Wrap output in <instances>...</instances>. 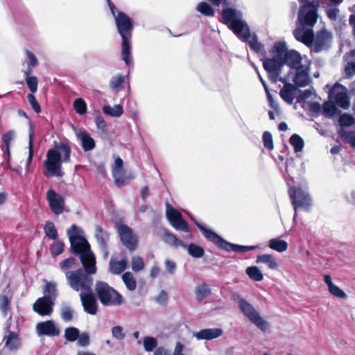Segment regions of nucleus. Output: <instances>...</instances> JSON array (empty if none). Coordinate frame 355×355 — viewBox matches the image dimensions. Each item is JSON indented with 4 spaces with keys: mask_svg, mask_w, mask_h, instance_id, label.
<instances>
[{
    "mask_svg": "<svg viewBox=\"0 0 355 355\" xmlns=\"http://www.w3.org/2000/svg\"><path fill=\"white\" fill-rule=\"evenodd\" d=\"M67 233L70 242L71 252L79 254L85 269V271L78 269L73 270V272H67V280L69 286L73 290L80 292V295L92 290L93 279L91 275L96 272V258L81 228L72 225Z\"/></svg>",
    "mask_w": 355,
    "mask_h": 355,
    "instance_id": "f257e3e1",
    "label": "nucleus"
},
{
    "mask_svg": "<svg viewBox=\"0 0 355 355\" xmlns=\"http://www.w3.org/2000/svg\"><path fill=\"white\" fill-rule=\"evenodd\" d=\"M312 27L300 23L294 31L296 40L308 46H311L315 52L327 48L332 39L331 33L324 29L318 33L314 37Z\"/></svg>",
    "mask_w": 355,
    "mask_h": 355,
    "instance_id": "f03ea898",
    "label": "nucleus"
},
{
    "mask_svg": "<svg viewBox=\"0 0 355 355\" xmlns=\"http://www.w3.org/2000/svg\"><path fill=\"white\" fill-rule=\"evenodd\" d=\"M71 148L66 143H55L54 148L48 150L44 166L51 176L62 177V162L70 159Z\"/></svg>",
    "mask_w": 355,
    "mask_h": 355,
    "instance_id": "7ed1b4c3",
    "label": "nucleus"
},
{
    "mask_svg": "<svg viewBox=\"0 0 355 355\" xmlns=\"http://www.w3.org/2000/svg\"><path fill=\"white\" fill-rule=\"evenodd\" d=\"M223 21L240 38L245 40L250 37L247 24L243 20L241 11L228 8L221 12Z\"/></svg>",
    "mask_w": 355,
    "mask_h": 355,
    "instance_id": "20e7f679",
    "label": "nucleus"
},
{
    "mask_svg": "<svg viewBox=\"0 0 355 355\" xmlns=\"http://www.w3.org/2000/svg\"><path fill=\"white\" fill-rule=\"evenodd\" d=\"M44 296L39 298L33 304V310L40 315H50L54 301L58 295L56 284L46 282L44 289Z\"/></svg>",
    "mask_w": 355,
    "mask_h": 355,
    "instance_id": "39448f33",
    "label": "nucleus"
},
{
    "mask_svg": "<svg viewBox=\"0 0 355 355\" xmlns=\"http://www.w3.org/2000/svg\"><path fill=\"white\" fill-rule=\"evenodd\" d=\"M196 225L202 232L203 235L210 241L214 243L218 247L220 248L224 249L227 251H234V252H245L249 250H254L257 248L256 246L250 245H234L230 243L225 241L223 238H221L219 235H218L216 232H214L212 230L207 228L205 225L195 222Z\"/></svg>",
    "mask_w": 355,
    "mask_h": 355,
    "instance_id": "423d86ee",
    "label": "nucleus"
},
{
    "mask_svg": "<svg viewBox=\"0 0 355 355\" xmlns=\"http://www.w3.org/2000/svg\"><path fill=\"white\" fill-rule=\"evenodd\" d=\"M95 292L101 303L105 306H119L123 303L121 294L105 282H96Z\"/></svg>",
    "mask_w": 355,
    "mask_h": 355,
    "instance_id": "0eeeda50",
    "label": "nucleus"
},
{
    "mask_svg": "<svg viewBox=\"0 0 355 355\" xmlns=\"http://www.w3.org/2000/svg\"><path fill=\"white\" fill-rule=\"evenodd\" d=\"M238 303L243 313L259 330L266 332L270 329V323L260 315L259 313L250 303L243 299H240Z\"/></svg>",
    "mask_w": 355,
    "mask_h": 355,
    "instance_id": "6e6552de",
    "label": "nucleus"
},
{
    "mask_svg": "<svg viewBox=\"0 0 355 355\" xmlns=\"http://www.w3.org/2000/svg\"><path fill=\"white\" fill-rule=\"evenodd\" d=\"M302 3L299 13L298 21L302 24L313 26L318 19V3L310 0H299Z\"/></svg>",
    "mask_w": 355,
    "mask_h": 355,
    "instance_id": "1a4fd4ad",
    "label": "nucleus"
},
{
    "mask_svg": "<svg viewBox=\"0 0 355 355\" xmlns=\"http://www.w3.org/2000/svg\"><path fill=\"white\" fill-rule=\"evenodd\" d=\"M263 66L265 70L268 72V78L273 83L281 81L286 83L289 80V77H282V70L284 63L282 60L278 58H266L263 60Z\"/></svg>",
    "mask_w": 355,
    "mask_h": 355,
    "instance_id": "9d476101",
    "label": "nucleus"
},
{
    "mask_svg": "<svg viewBox=\"0 0 355 355\" xmlns=\"http://www.w3.org/2000/svg\"><path fill=\"white\" fill-rule=\"evenodd\" d=\"M294 210L302 209L308 211L312 206V199L310 194L301 187H292L288 190Z\"/></svg>",
    "mask_w": 355,
    "mask_h": 355,
    "instance_id": "9b49d317",
    "label": "nucleus"
},
{
    "mask_svg": "<svg viewBox=\"0 0 355 355\" xmlns=\"http://www.w3.org/2000/svg\"><path fill=\"white\" fill-rule=\"evenodd\" d=\"M112 13L115 19L118 32L121 37H131L133 24L130 18L124 12L119 11L116 14L114 10V6L109 3Z\"/></svg>",
    "mask_w": 355,
    "mask_h": 355,
    "instance_id": "f8f14e48",
    "label": "nucleus"
},
{
    "mask_svg": "<svg viewBox=\"0 0 355 355\" xmlns=\"http://www.w3.org/2000/svg\"><path fill=\"white\" fill-rule=\"evenodd\" d=\"M347 92L345 87L336 83L331 89L329 97L338 106L343 109H347L349 107V100Z\"/></svg>",
    "mask_w": 355,
    "mask_h": 355,
    "instance_id": "ddd939ff",
    "label": "nucleus"
},
{
    "mask_svg": "<svg viewBox=\"0 0 355 355\" xmlns=\"http://www.w3.org/2000/svg\"><path fill=\"white\" fill-rule=\"evenodd\" d=\"M117 230L122 243L130 250H134L137 247V236L132 230L123 223H117Z\"/></svg>",
    "mask_w": 355,
    "mask_h": 355,
    "instance_id": "4468645a",
    "label": "nucleus"
},
{
    "mask_svg": "<svg viewBox=\"0 0 355 355\" xmlns=\"http://www.w3.org/2000/svg\"><path fill=\"white\" fill-rule=\"evenodd\" d=\"M166 215L171 225L175 229L186 232H189V226L183 219L181 213L169 204H166Z\"/></svg>",
    "mask_w": 355,
    "mask_h": 355,
    "instance_id": "2eb2a0df",
    "label": "nucleus"
},
{
    "mask_svg": "<svg viewBox=\"0 0 355 355\" xmlns=\"http://www.w3.org/2000/svg\"><path fill=\"white\" fill-rule=\"evenodd\" d=\"M46 198L51 211L55 214H60L63 211L64 206V198L53 190L50 189L47 191Z\"/></svg>",
    "mask_w": 355,
    "mask_h": 355,
    "instance_id": "dca6fc26",
    "label": "nucleus"
},
{
    "mask_svg": "<svg viewBox=\"0 0 355 355\" xmlns=\"http://www.w3.org/2000/svg\"><path fill=\"white\" fill-rule=\"evenodd\" d=\"M80 297L85 311L91 315L96 314L98 304L92 290L88 293L81 294Z\"/></svg>",
    "mask_w": 355,
    "mask_h": 355,
    "instance_id": "f3484780",
    "label": "nucleus"
},
{
    "mask_svg": "<svg viewBox=\"0 0 355 355\" xmlns=\"http://www.w3.org/2000/svg\"><path fill=\"white\" fill-rule=\"evenodd\" d=\"M76 137L80 141L81 146L85 151H89L94 148L95 141L90 135L83 129L77 128L73 126Z\"/></svg>",
    "mask_w": 355,
    "mask_h": 355,
    "instance_id": "a211bd4d",
    "label": "nucleus"
},
{
    "mask_svg": "<svg viewBox=\"0 0 355 355\" xmlns=\"http://www.w3.org/2000/svg\"><path fill=\"white\" fill-rule=\"evenodd\" d=\"M38 336H55L60 334L59 329L52 320L39 322L36 326Z\"/></svg>",
    "mask_w": 355,
    "mask_h": 355,
    "instance_id": "6ab92c4d",
    "label": "nucleus"
},
{
    "mask_svg": "<svg viewBox=\"0 0 355 355\" xmlns=\"http://www.w3.org/2000/svg\"><path fill=\"white\" fill-rule=\"evenodd\" d=\"M95 236L98 244L103 254V258L107 259L109 255L107 243L109 241V234L104 231L101 227H96Z\"/></svg>",
    "mask_w": 355,
    "mask_h": 355,
    "instance_id": "aec40b11",
    "label": "nucleus"
},
{
    "mask_svg": "<svg viewBox=\"0 0 355 355\" xmlns=\"http://www.w3.org/2000/svg\"><path fill=\"white\" fill-rule=\"evenodd\" d=\"M309 68L306 65H301L297 69L295 76L293 79L295 85L299 87H305L310 83L311 78L309 75Z\"/></svg>",
    "mask_w": 355,
    "mask_h": 355,
    "instance_id": "412c9836",
    "label": "nucleus"
},
{
    "mask_svg": "<svg viewBox=\"0 0 355 355\" xmlns=\"http://www.w3.org/2000/svg\"><path fill=\"white\" fill-rule=\"evenodd\" d=\"M302 60L300 54L294 50H289L284 54V58L282 60L284 65L287 64L291 69H297L300 67Z\"/></svg>",
    "mask_w": 355,
    "mask_h": 355,
    "instance_id": "4be33fe9",
    "label": "nucleus"
},
{
    "mask_svg": "<svg viewBox=\"0 0 355 355\" xmlns=\"http://www.w3.org/2000/svg\"><path fill=\"white\" fill-rule=\"evenodd\" d=\"M223 330L220 328L205 329L193 333V336L198 340H212L220 337Z\"/></svg>",
    "mask_w": 355,
    "mask_h": 355,
    "instance_id": "5701e85b",
    "label": "nucleus"
},
{
    "mask_svg": "<svg viewBox=\"0 0 355 355\" xmlns=\"http://www.w3.org/2000/svg\"><path fill=\"white\" fill-rule=\"evenodd\" d=\"M284 83V86L280 90L279 95L287 103L292 104L295 98L297 88L295 85L288 83V81Z\"/></svg>",
    "mask_w": 355,
    "mask_h": 355,
    "instance_id": "b1692460",
    "label": "nucleus"
},
{
    "mask_svg": "<svg viewBox=\"0 0 355 355\" xmlns=\"http://www.w3.org/2000/svg\"><path fill=\"white\" fill-rule=\"evenodd\" d=\"M123 160L118 157L116 159L114 166L112 170V174L115 180V182L118 186H121L125 183V179L123 178L124 171L123 168Z\"/></svg>",
    "mask_w": 355,
    "mask_h": 355,
    "instance_id": "393cba45",
    "label": "nucleus"
},
{
    "mask_svg": "<svg viewBox=\"0 0 355 355\" xmlns=\"http://www.w3.org/2000/svg\"><path fill=\"white\" fill-rule=\"evenodd\" d=\"M324 282L328 287L329 292L332 295L341 299L347 298L346 293L332 282L331 277L329 275H325L324 276Z\"/></svg>",
    "mask_w": 355,
    "mask_h": 355,
    "instance_id": "a878e982",
    "label": "nucleus"
},
{
    "mask_svg": "<svg viewBox=\"0 0 355 355\" xmlns=\"http://www.w3.org/2000/svg\"><path fill=\"white\" fill-rule=\"evenodd\" d=\"M122 38V51L121 55L122 59L128 65L131 62L132 55H131V42L130 38L131 37H125Z\"/></svg>",
    "mask_w": 355,
    "mask_h": 355,
    "instance_id": "bb28decb",
    "label": "nucleus"
},
{
    "mask_svg": "<svg viewBox=\"0 0 355 355\" xmlns=\"http://www.w3.org/2000/svg\"><path fill=\"white\" fill-rule=\"evenodd\" d=\"M128 266V262L125 259L121 261H116V259L111 258L110 261V270L112 273L115 275H119L124 271Z\"/></svg>",
    "mask_w": 355,
    "mask_h": 355,
    "instance_id": "cd10ccee",
    "label": "nucleus"
},
{
    "mask_svg": "<svg viewBox=\"0 0 355 355\" xmlns=\"http://www.w3.org/2000/svg\"><path fill=\"white\" fill-rule=\"evenodd\" d=\"M5 346L9 350H15L19 347V339L17 334L10 332L4 337Z\"/></svg>",
    "mask_w": 355,
    "mask_h": 355,
    "instance_id": "c85d7f7f",
    "label": "nucleus"
},
{
    "mask_svg": "<svg viewBox=\"0 0 355 355\" xmlns=\"http://www.w3.org/2000/svg\"><path fill=\"white\" fill-rule=\"evenodd\" d=\"M12 295L10 293V291H5L3 294L0 295V310L2 311L3 315H6L8 311L10 309V300Z\"/></svg>",
    "mask_w": 355,
    "mask_h": 355,
    "instance_id": "c756f323",
    "label": "nucleus"
},
{
    "mask_svg": "<svg viewBox=\"0 0 355 355\" xmlns=\"http://www.w3.org/2000/svg\"><path fill=\"white\" fill-rule=\"evenodd\" d=\"M338 133L343 141L349 144L353 148H355L354 131H347L345 128H340L338 130Z\"/></svg>",
    "mask_w": 355,
    "mask_h": 355,
    "instance_id": "7c9ffc66",
    "label": "nucleus"
},
{
    "mask_svg": "<svg viewBox=\"0 0 355 355\" xmlns=\"http://www.w3.org/2000/svg\"><path fill=\"white\" fill-rule=\"evenodd\" d=\"M257 262L266 263L270 269L272 270H276L278 268V263H277L275 257L271 254H264L259 255L257 259Z\"/></svg>",
    "mask_w": 355,
    "mask_h": 355,
    "instance_id": "2f4dec72",
    "label": "nucleus"
},
{
    "mask_svg": "<svg viewBox=\"0 0 355 355\" xmlns=\"http://www.w3.org/2000/svg\"><path fill=\"white\" fill-rule=\"evenodd\" d=\"M349 61L345 66V72L347 77L355 75V51H351L348 55Z\"/></svg>",
    "mask_w": 355,
    "mask_h": 355,
    "instance_id": "473e14b6",
    "label": "nucleus"
},
{
    "mask_svg": "<svg viewBox=\"0 0 355 355\" xmlns=\"http://www.w3.org/2000/svg\"><path fill=\"white\" fill-rule=\"evenodd\" d=\"M196 9L198 12L207 17H214L215 15V10L211 5L205 1L200 2L196 6Z\"/></svg>",
    "mask_w": 355,
    "mask_h": 355,
    "instance_id": "72a5a7b5",
    "label": "nucleus"
},
{
    "mask_svg": "<svg viewBox=\"0 0 355 355\" xmlns=\"http://www.w3.org/2000/svg\"><path fill=\"white\" fill-rule=\"evenodd\" d=\"M195 293L197 300L200 302L211 294V290L207 284H203L196 286Z\"/></svg>",
    "mask_w": 355,
    "mask_h": 355,
    "instance_id": "f704fd0d",
    "label": "nucleus"
},
{
    "mask_svg": "<svg viewBox=\"0 0 355 355\" xmlns=\"http://www.w3.org/2000/svg\"><path fill=\"white\" fill-rule=\"evenodd\" d=\"M268 246L279 252H285L288 248V244L285 241L277 239H271Z\"/></svg>",
    "mask_w": 355,
    "mask_h": 355,
    "instance_id": "c9c22d12",
    "label": "nucleus"
},
{
    "mask_svg": "<svg viewBox=\"0 0 355 355\" xmlns=\"http://www.w3.org/2000/svg\"><path fill=\"white\" fill-rule=\"evenodd\" d=\"M76 263V259L73 257H69L60 263V268L64 272L66 277L67 272H73L71 270L75 268Z\"/></svg>",
    "mask_w": 355,
    "mask_h": 355,
    "instance_id": "e433bc0d",
    "label": "nucleus"
},
{
    "mask_svg": "<svg viewBox=\"0 0 355 355\" xmlns=\"http://www.w3.org/2000/svg\"><path fill=\"white\" fill-rule=\"evenodd\" d=\"M338 123L340 128L352 127L355 125V118L349 114L344 113L339 117Z\"/></svg>",
    "mask_w": 355,
    "mask_h": 355,
    "instance_id": "4c0bfd02",
    "label": "nucleus"
},
{
    "mask_svg": "<svg viewBox=\"0 0 355 355\" xmlns=\"http://www.w3.org/2000/svg\"><path fill=\"white\" fill-rule=\"evenodd\" d=\"M24 74L26 76V84L32 93H35L37 89V80L35 76H29L31 73V67L28 68L27 70L24 71Z\"/></svg>",
    "mask_w": 355,
    "mask_h": 355,
    "instance_id": "58836bf2",
    "label": "nucleus"
},
{
    "mask_svg": "<svg viewBox=\"0 0 355 355\" xmlns=\"http://www.w3.org/2000/svg\"><path fill=\"white\" fill-rule=\"evenodd\" d=\"M105 114L113 117H119L123 114V107L120 105H115L114 107L105 105L103 107Z\"/></svg>",
    "mask_w": 355,
    "mask_h": 355,
    "instance_id": "ea45409f",
    "label": "nucleus"
},
{
    "mask_svg": "<svg viewBox=\"0 0 355 355\" xmlns=\"http://www.w3.org/2000/svg\"><path fill=\"white\" fill-rule=\"evenodd\" d=\"M246 273L252 279L257 282H260L263 278L262 272L257 266L248 267Z\"/></svg>",
    "mask_w": 355,
    "mask_h": 355,
    "instance_id": "a19ab883",
    "label": "nucleus"
},
{
    "mask_svg": "<svg viewBox=\"0 0 355 355\" xmlns=\"http://www.w3.org/2000/svg\"><path fill=\"white\" fill-rule=\"evenodd\" d=\"M290 143L295 153L301 152L304 148V141L298 135L294 134L290 138Z\"/></svg>",
    "mask_w": 355,
    "mask_h": 355,
    "instance_id": "79ce46f5",
    "label": "nucleus"
},
{
    "mask_svg": "<svg viewBox=\"0 0 355 355\" xmlns=\"http://www.w3.org/2000/svg\"><path fill=\"white\" fill-rule=\"evenodd\" d=\"M273 53H275V58H278L279 59L283 60L284 58V54L288 50L286 49V44L284 42H277L273 46Z\"/></svg>",
    "mask_w": 355,
    "mask_h": 355,
    "instance_id": "37998d69",
    "label": "nucleus"
},
{
    "mask_svg": "<svg viewBox=\"0 0 355 355\" xmlns=\"http://www.w3.org/2000/svg\"><path fill=\"white\" fill-rule=\"evenodd\" d=\"M122 279L128 290L134 291L136 288L137 283L131 272H125L122 276Z\"/></svg>",
    "mask_w": 355,
    "mask_h": 355,
    "instance_id": "c03bdc74",
    "label": "nucleus"
},
{
    "mask_svg": "<svg viewBox=\"0 0 355 355\" xmlns=\"http://www.w3.org/2000/svg\"><path fill=\"white\" fill-rule=\"evenodd\" d=\"M163 239L166 243L173 245L175 247L182 246L186 248V245L184 243V242L176 238L173 234L168 232H166L164 234Z\"/></svg>",
    "mask_w": 355,
    "mask_h": 355,
    "instance_id": "a18cd8bd",
    "label": "nucleus"
},
{
    "mask_svg": "<svg viewBox=\"0 0 355 355\" xmlns=\"http://www.w3.org/2000/svg\"><path fill=\"white\" fill-rule=\"evenodd\" d=\"M15 137V132L14 130H10L2 135L1 139L5 144L6 150L8 156H10V146Z\"/></svg>",
    "mask_w": 355,
    "mask_h": 355,
    "instance_id": "49530a36",
    "label": "nucleus"
},
{
    "mask_svg": "<svg viewBox=\"0 0 355 355\" xmlns=\"http://www.w3.org/2000/svg\"><path fill=\"white\" fill-rule=\"evenodd\" d=\"M144 347L146 352H152L157 345V340L154 337L146 336L143 340Z\"/></svg>",
    "mask_w": 355,
    "mask_h": 355,
    "instance_id": "de8ad7c7",
    "label": "nucleus"
},
{
    "mask_svg": "<svg viewBox=\"0 0 355 355\" xmlns=\"http://www.w3.org/2000/svg\"><path fill=\"white\" fill-rule=\"evenodd\" d=\"M189 254L196 258H200L204 254V250L195 244H190L187 247Z\"/></svg>",
    "mask_w": 355,
    "mask_h": 355,
    "instance_id": "09e8293b",
    "label": "nucleus"
},
{
    "mask_svg": "<svg viewBox=\"0 0 355 355\" xmlns=\"http://www.w3.org/2000/svg\"><path fill=\"white\" fill-rule=\"evenodd\" d=\"M33 137L34 132L31 127L28 134V157L26 161V166H28L32 162L33 156Z\"/></svg>",
    "mask_w": 355,
    "mask_h": 355,
    "instance_id": "8fccbe9b",
    "label": "nucleus"
},
{
    "mask_svg": "<svg viewBox=\"0 0 355 355\" xmlns=\"http://www.w3.org/2000/svg\"><path fill=\"white\" fill-rule=\"evenodd\" d=\"M132 269L135 272H139L144 268L143 259L138 256H134L131 259Z\"/></svg>",
    "mask_w": 355,
    "mask_h": 355,
    "instance_id": "3c124183",
    "label": "nucleus"
},
{
    "mask_svg": "<svg viewBox=\"0 0 355 355\" xmlns=\"http://www.w3.org/2000/svg\"><path fill=\"white\" fill-rule=\"evenodd\" d=\"M333 103L326 102L323 105V112L327 117H332L336 114L337 108Z\"/></svg>",
    "mask_w": 355,
    "mask_h": 355,
    "instance_id": "603ef678",
    "label": "nucleus"
},
{
    "mask_svg": "<svg viewBox=\"0 0 355 355\" xmlns=\"http://www.w3.org/2000/svg\"><path fill=\"white\" fill-rule=\"evenodd\" d=\"M44 232L47 236L50 239L55 240L58 236L57 230H55L54 224L49 221L46 223L44 227Z\"/></svg>",
    "mask_w": 355,
    "mask_h": 355,
    "instance_id": "864d4df0",
    "label": "nucleus"
},
{
    "mask_svg": "<svg viewBox=\"0 0 355 355\" xmlns=\"http://www.w3.org/2000/svg\"><path fill=\"white\" fill-rule=\"evenodd\" d=\"M79 336V331L75 327H69L65 329V338L71 342L75 341Z\"/></svg>",
    "mask_w": 355,
    "mask_h": 355,
    "instance_id": "5fc2aeb1",
    "label": "nucleus"
},
{
    "mask_svg": "<svg viewBox=\"0 0 355 355\" xmlns=\"http://www.w3.org/2000/svg\"><path fill=\"white\" fill-rule=\"evenodd\" d=\"M125 77L122 75H117L111 78L110 81V87L112 89L119 88L124 83Z\"/></svg>",
    "mask_w": 355,
    "mask_h": 355,
    "instance_id": "6e6d98bb",
    "label": "nucleus"
},
{
    "mask_svg": "<svg viewBox=\"0 0 355 355\" xmlns=\"http://www.w3.org/2000/svg\"><path fill=\"white\" fill-rule=\"evenodd\" d=\"M73 107L76 112L80 115H83L86 112L87 105L82 98L76 99L73 103Z\"/></svg>",
    "mask_w": 355,
    "mask_h": 355,
    "instance_id": "4d7b16f0",
    "label": "nucleus"
},
{
    "mask_svg": "<svg viewBox=\"0 0 355 355\" xmlns=\"http://www.w3.org/2000/svg\"><path fill=\"white\" fill-rule=\"evenodd\" d=\"M50 249L52 254L57 256L63 252L64 243L60 241H56L51 245Z\"/></svg>",
    "mask_w": 355,
    "mask_h": 355,
    "instance_id": "13d9d810",
    "label": "nucleus"
},
{
    "mask_svg": "<svg viewBox=\"0 0 355 355\" xmlns=\"http://www.w3.org/2000/svg\"><path fill=\"white\" fill-rule=\"evenodd\" d=\"M263 142L264 146L268 150H272L274 148L272 135L269 132H264L263 134Z\"/></svg>",
    "mask_w": 355,
    "mask_h": 355,
    "instance_id": "bf43d9fd",
    "label": "nucleus"
},
{
    "mask_svg": "<svg viewBox=\"0 0 355 355\" xmlns=\"http://www.w3.org/2000/svg\"><path fill=\"white\" fill-rule=\"evenodd\" d=\"M27 99L28 101V103L31 105L33 110L36 113H40L41 112V107L39 103H37L35 97L32 94H29L27 96Z\"/></svg>",
    "mask_w": 355,
    "mask_h": 355,
    "instance_id": "052dcab7",
    "label": "nucleus"
},
{
    "mask_svg": "<svg viewBox=\"0 0 355 355\" xmlns=\"http://www.w3.org/2000/svg\"><path fill=\"white\" fill-rule=\"evenodd\" d=\"M62 318L65 321H69L72 319L73 311L69 306H64L62 309L61 312Z\"/></svg>",
    "mask_w": 355,
    "mask_h": 355,
    "instance_id": "680f3d73",
    "label": "nucleus"
},
{
    "mask_svg": "<svg viewBox=\"0 0 355 355\" xmlns=\"http://www.w3.org/2000/svg\"><path fill=\"white\" fill-rule=\"evenodd\" d=\"M78 344L80 346L85 347L89 344V336L87 333H83L78 337Z\"/></svg>",
    "mask_w": 355,
    "mask_h": 355,
    "instance_id": "e2e57ef3",
    "label": "nucleus"
},
{
    "mask_svg": "<svg viewBox=\"0 0 355 355\" xmlns=\"http://www.w3.org/2000/svg\"><path fill=\"white\" fill-rule=\"evenodd\" d=\"M112 334L113 337L118 340H123L125 338V335L123 333V329L120 326L114 327L112 329Z\"/></svg>",
    "mask_w": 355,
    "mask_h": 355,
    "instance_id": "0e129e2a",
    "label": "nucleus"
},
{
    "mask_svg": "<svg viewBox=\"0 0 355 355\" xmlns=\"http://www.w3.org/2000/svg\"><path fill=\"white\" fill-rule=\"evenodd\" d=\"M167 301L168 294L164 291H162L155 298V302L160 305H165Z\"/></svg>",
    "mask_w": 355,
    "mask_h": 355,
    "instance_id": "69168bd1",
    "label": "nucleus"
},
{
    "mask_svg": "<svg viewBox=\"0 0 355 355\" xmlns=\"http://www.w3.org/2000/svg\"><path fill=\"white\" fill-rule=\"evenodd\" d=\"M326 13L331 20H336L339 13V9L336 7H331L327 9Z\"/></svg>",
    "mask_w": 355,
    "mask_h": 355,
    "instance_id": "338daca9",
    "label": "nucleus"
},
{
    "mask_svg": "<svg viewBox=\"0 0 355 355\" xmlns=\"http://www.w3.org/2000/svg\"><path fill=\"white\" fill-rule=\"evenodd\" d=\"M165 267H166V270L169 274L172 275L175 272V270L176 269V264L175 262H173L169 259H166L165 261Z\"/></svg>",
    "mask_w": 355,
    "mask_h": 355,
    "instance_id": "774afa93",
    "label": "nucleus"
}]
</instances>
